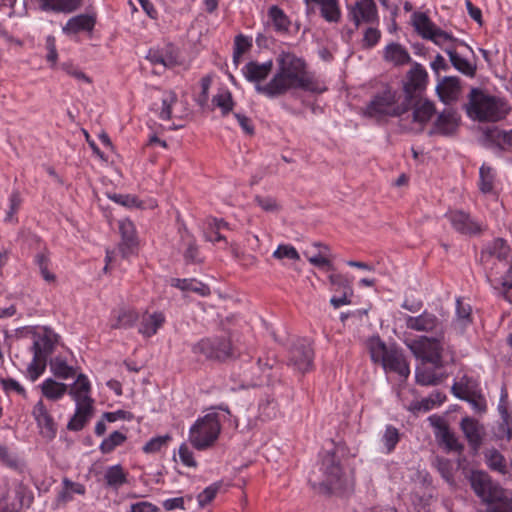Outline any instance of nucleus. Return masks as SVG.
Listing matches in <instances>:
<instances>
[{"label":"nucleus","mask_w":512,"mask_h":512,"mask_svg":"<svg viewBox=\"0 0 512 512\" xmlns=\"http://www.w3.org/2000/svg\"><path fill=\"white\" fill-rule=\"evenodd\" d=\"M471 312L472 309L468 303H464L461 299H457L455 325H457L460 330H463L471 323Z\"/></svg>","instance_id":"nucleus-46"},{"label":"nucleus","mask_w":512,"mask_h":512,"mask_svg":"<svg viewBox=\"0 0 512 512\" xmlns=\"http://www.w3.org/2000/svg\"><path fill=\"white\" fill-rule=\"evenodd\" d=\"M212 102L221 109L223 116H226L234 107L233 97L229 91L218 93L213 97Z\"/></svg>","instance_id":"nucleus-52"},{"label":"nucleus","mask_w":512,"mask_h":512,"mask_svg":"<svg viewBox=\"0 0 512 512\" xmlns=\"http://www.w3.org/2000/svg\"><path fill=\"white\" fill-rule=\"evenodd\" d=\"M272 69V60H268L264 63L250 61L242 68V72L247 81L255 84V90L257 91L258 86H265V84H261V82L269 76Z\"/></svg>","instance_id":"nucleus-18"},{"label":"nucleus","mask_w":512,"mask_h":512,"mask_svg":"<svg viewBox=\"0 0 512 512\" xmlns=\"http://www.w3.org/2000/svg\"><path fill=\"white\" fill-rule=\"evenodd\" d=\"M268 14L276 31L286 32L288 30L290 21L282 9L274 5L270 7Z\"/></svg>","instance_id":"nucleus-45"},{"label":"nucleus","mask_w":512,"mask_h":512,"mask_svg":"<svg viewBox=\"0 0 512 512\" xmlns=\"http://www.w3.org/2000/svg\"><path fill=\"white\" fill-rule=\"evenodd\" d=\"M328 279L333 291L340 294H353L351 282L346 276L340 273H333L329 275Z\"/></svg>","instance_id":"nucleus-48"},{"label":"nucleus","mask_w":512,"mask_h":512,"mask_svg":"<svg viewBox=\"0 0 512 512\" xmlns=\"http://www.w3.org/2000/svg\"><path fill=\"white\" fill-rule=\"evenodd\" d=\"M277 69L265 86H258L257 92L268 98H277L290 90L302 89L321 92L314 75L307 70L302 58L290 52H282L276 58Z\"/></svg>","instance_id":"nucleus-1"},{"label":"nucleus","mask_w":512,"mask_h":512,"mask_svg":"<svg viewBox=\"0 0 512 512\" xmlns=\"http://www.w3.org/2000/svg\"><path fill=\"white\" fill-rule=\"evenodd\" d=\"M412 22L415 30L424 39H430L434 31L437 29L436 25L429 19V17L422 12H415L412 15Z\"/></svg>","instance_id":"nucleus-36"},{"label":"nucleus","mask_w":512,"mask_h":512,"mask_svg":"<svg viewBox=\"0 0 512 512\" xmlns=\"http://www.w3.org/2000/svg\"><path fill=\"white\" fill-rule=\"evenodd\" d=\"M127 473L120 464L110 466L106 469L104 479L107 486L118 489L127 483Z\"/></svg>","instance_id":"nucleus-39"},{"label":"nucleus","mask_w":512,"mask_h":512,"mask_svg":"<svg viewBox=\"0 0 512 512\" xmlns=\"http://www.w3.org/2000/svg\"><path fill=\"white\" fill-rule=\"evenodd\" d=\"M306 4L320 6L322 17L329 22H338L341 16L337 0H305Z\"/></svg>","instance_id":"nucleus-35"},{"label":"nucleus","mask_w":512,"mask_h":512,"mask_svg":"<svg viewBox=\"0 0 512 512\" xmlns=\"http://www.w3.org/2000/svg\"><path fill=\"white\" fill-rule=\"evenodd\" d=\"M50 369L55 377L60 379H69L76 375L74 367L67 364L61 357H55L50 361Z\"/></svg>","instance_id":"nucleus-42"},{"label":"nucleus","mask_w":512,"mask_h":512,"mask_svg":"<svg viewBox=\"0 0 512 512\" xmlns=\"http://www.w3.org/2000/svg\"><path fill=\"white\" fill-rule=\"evenodd\" d=\"M510 254V247L507 242L502 238L494 239L486 248L481 252V262L487 270V278L492 280L499 274V270H506L511 279H503L501 284L503 287L512 289V268L507 263V258Z\"/></svg>","instance_id":"nucleus-5"},{"label":"nucleus","mask_w":512,"mask_h":512,"mask_svg":"<svg viewBox=\"0 0 512 512\" xmlns=\"http://www.w3.org/2000/svg\"><path fill=\"white\" fill-rule=\"evenodd\" d=\"M504 135L505 130H501L497 127L487 128L484 131L485 141L491 145L504 149Z\"/></svg>","instance_id":"nucleus-53"},{"label":"nucleus","mask_w":512,"mask_h":512,"mask_svg":"<svg viewBox=\"0 0 512 512\" xmlns=\"http://www.w3.org/2000/svg\"><path fill=\"white\" fill-rule=\"evenodd\" d=\"M119 231L122 237V242L119 245V249L122 253V256L127 257L130 254L132 248L136 245L134 224L128 219H123L119 221Z\"/></svg>","instance_id":"nucleus-26"},{"label":"nucleus","mask_w":512,"mask_h":512,"mask_svg":"<svg viewBox=\"0 0 512 512\" xmlns=\"http://www.w3.org/2000/svg\"><path fill=\"white\" fill-rule=\"evenodd\" d=\"M460 429L468 442L473 455H477L485 438L486 431L482 423L472 417H464Z\"/></svg>","instance_id":"nucleus-13"},{"label":"nucleus","mask_w":512,"mask_h":512,"mask_svg":"<svg viewBox=\"0 0 512 512\" xmlns=\"http://www.w3.org/2000/svg\"><path fill=\"white\" fill-rule=\"evenodd\" d=\"M251 47V41L243 36L238 35L234 41L233 61L238 64L240 57Z\"/></svg>","instance_id":"nucleus-58"},{"label":"nucleus","mask_w":512,"mask_h":512,"mask_svg":"<svg viewBox=\"0 0 512 512\" xmlns=\"http://www.w3.org/2000/svg\"><path fill=\"white\" fill-rule=\"evenodd\" d=\"M0 384L6 393L15 392L23 398L27 397L24 387L13 378H0Z\"/></svg>","instance_id":"nucleus-60"},{"label":"nucleus","mask_w":512,"mask_h":512,"mask_svg":"<svg viewBox=\"0 0 512 512\" xmlns=\"http://www.w3.org/2000/svg\"><path fill=\"white\" fill-rule=\"evenodd\" d=\"M182 240V253L186 263H200L202 259L200 258L199 247L196 243L195 238L189 234L188 232H184L181 235Z\"/></svg>","instance_id":"nucleus-33"},{"label":"nucleus","mask_w":512,"mask_h":512,"mask_svg":"<svg viewBox=\"0 0 512 512\" xmlns=\"http://www.w3.org/2000/svg\"><path fill=\"white\" fill-rule=\"evenodd\" d=\"M459 121L457 112L451 109L444 110L437 116L430 134L453 135L459 126Z\"/></svg>","instance_id":"nucleus-19"},{"label":"nucleus","mask_w":512,"mask_h":512,"mask_svg":"<svg viewBox=\"0 0 512 512\" xmlns=\"http://www.w3.org/2000/svg\"><path fill=\"white\" fill-rule=\"evenodd\" d=\"M467 115L480 122H497L508 114L506 104L499 98L472 89L466 105Z\"/></svg>","instance_id":"nucleus-3"},{"label":"nucleus","mask_w":512,"mask_h":512,"mask_svg":"<svg viewBox=\"0 0 512 512\" xmlns=\"http://www.w3.org/2000/svg\"><path fill=\"white\" fill-rule=\"evenodd\" d=\"M479 188L483 193H490L494 188L495 174L490 166L483 164L479 170Z\"/></svg>","instance_id":"nucleus-49"},{"label":"nucleus","mask_w":512,"mask_h":512,"mask_svg":"<svg viewBox=\"0 0 512 512\" xmlns=\"http://www.w3.org/2000/svg\"><path fill=\"white\" fill-rule=\"evenodd\" d=\"M384 59L395 66L405 65L411 61V57L406 48L398 43H391L385 47Z\"/></svg>","instance_id":"nucleus-30"},{"label":"nucleus","mask_w":512,"mask_h":512,"mask_svg":"<svg viewBox=\"0 0 512 512\" xmlns=\"http://www.w3.org/2000/svg\"><path fill=\"white\" fill-rule=\"evenodd\" d=\"M178 97L175 92H167L162 99V109L159 117L162 120H170L172 117V107L177 103Z\"/></svg>","instance_id":"nucleus-54"},{"label":"nucleus","mask_w":512,"mask_h":512,"mask_svg":"<svg viewBox=\"0 0 512 512\" xmlns=\"http://www.w3.org/2000/svg\"><path fill=\"white\" fill-rule=\"evenodd\" d=\"M41 391L44 397L49 400L56 401L66 394L67 385L57 382L52 378H48L42 382Z\"/></svg>","instance_id":"nucleus-37"},{"label":"nucleus","mask_w":512,"mask_h":512,"mask_svg":"<svg viewBox=\"0 0 512 512\" xmlns=\"http://www.w3.org/2000/svg\"><path fill=\"white\" fill-rule=\"evenodd\" d=\"M444 51L448 54L450 62L458 71L467 76H474L475 66L466 58L462 57L454 47L449 46L448 48H444Z\"/></svg>","instance_id":"nucleus-38"},{"label":"nucleus","mask_w":512,"mask_h":512,"mask_svg":"<svg viewBox=\"0 0 512 512\" xmlns=\"http://www.w3.org/2000/svg\"><path fill=\"white\" fill-rule=\"evenodd\" d=\"M380 37L381 33L378 29L372 27L368 28L364 33L363 46L366 48L375 46L378 43Z\"/></svg>","instance_id":"nucleus-64"},{"label":"nucleus","mask_w":512,"mask_h":512,"mask_svg":"<svg viewBox=\"0 0 512 512\" xmlns=\"http://www.w3.org/2000/svg\"><path fill=\"white\" fill-rule=\"evenodd\" d=\"M73 494L84 495L85 487L83 484L73 482L68 478L62 480V489L58 492L55 503L56 507L65 506L73 500Z\"/></svg>","instance_id":"nucleus-27"},{"label":"nucleus","mask_w":512,"mask_h":512,"mask_svg":"<svg viewBox=\"0 0 512 512\" xmlns=\"http://www.w3.org/2000/svg\"><path fill=\"white\" fill-rule=\"evenodd\" d=\"M399 94L388 84H384L375 92L364 108V115L377 120L384 117H400L409 110L408 103H399Z\"/></svg>","instance_id":"nucleus-2"},{"label":"nucleus","mask_w":512,"mask_h":512,"mask_svg":"<svg viewBox=\"0 0 512 512\" xmlns=\"http://www.w3.org/2000/svg\"><path fill=\"white\" fill-rule=\"evenodd\" d=\"M171 285L179 288L182 291H193L202 296H206L210 293L209 287L201 282H197L194 279H178L174 278L171 280Z\"/></svg>","instance_id":"nucleus-41"},{"label":"nucleus","mask_w":512,"mask_h":512,"mask_svg":"<svg viewBox=\"0 0 512 512\" xmlns=\"http://www.w3.org/2000/svg\"><path fill=\"white\" fill-rule=\"evenodd\" d=\"M399 440L400 435L398 429L390 425L387 426L382 441L388 453L394 450Z\"/></svg>","instance_id":"nucleus-56"},{"label":"nucleus","mask_w":512,"mask_h":512,"mask_svg":"<svg viewBox=\"0 0 512 512\" xmlns=\"http://www.w3.org/2000/svg\"><path fill=\"white\" fill-rule=\"evenodd\" d=\"M427 72L420 65L415 64L407 73L406 80L403 85L405 93V102L410 104L414 98L419 97L420 93L425 89L427 83Z\"/></svg>","instance_id":"nucleus-11"},{"label":"nucleus","mask_w":512,"mask_h":512,"mask_svg":"<svg viewBox=\"0 0 512 512\" xmlns=\"http://www.w3.org/2000/svg\"><path fill=\"white\" fill-rule=\"evenodd\" d=\"M429 363H421L416 368V381L423 386L437 385L444 379V374L439 373L440 368L429 367Z\"/></svg>","instance_id":"nucleus-28"},{"label":"nucleus","mask_w":512,"mask_h":512,"mask_svg":"<svg viewBox=\"0 0 512 512\" xmlns=\"http://www.w3.org/2000/svg\"><path fill=\"white\" fill-rule=\"evenodd\" d=\"M436 468L441 476L448 482H454V465L451 460L446 458L436 459Z\"/></svg>","instance_id":"nucleus-55"},{"label":"nucleus","mask_w":512,"mask_h":512,"mask_svg":"<svg viewBox=\"0 0 512 512\" xmlns=\"http://www.w3.org/2000/svg\"><path fill=\"white\" fill-rule=\"evenodd\" d=\"M435 435L439 440V443L443 445L447 451H453L457 453L463 452V443L459 441L455 433L452 432L449 428H444L442 433H435Z\"/></svg>","instance_id":"nucleus-40"},{"label":"nucleus","mask_w":512,"mask_h":512,"mask_svg":"<svg viewBox=\"0 0 512 512\" xmlns=\"http://www.w3.org/2000/svg\"><path fill=\"white\" fill-rule=\"evenodd\" d=\"M255 202L266 212H277L280 210V205L273 197L256 196Z\"/></svg>","instance_id":"nucleus-62"},{"label":"nucleus","mask_w":512,"mask_h":512,"mask_svg":"<svg viewBox=\"0 0 512 512\" xmlns=\"http://www.w3.org/2000/svg\"><path fill=\"white\" fill-rule=\"evenodd\" d=\"M369 348L373 362L381 363L386 371L395 372L404 378L408 377L410 368L401 351L387 348L380 339L371 340Z\"/></svg>","instance_id":"nucleus-7"},{"label":"nucleus","mask_w":512,"mask_h":512,"mask_svg":"<svg viewBox=\"0 0 512 512\" xmlns=\"http://www.w3.org/2000/svg\"><path fill=\"white\" fill-rule=\"evenodd\" d=\"M487 465L491 470L501 474L507 473L506 460L504 456L496 449H490L485 453Z\"/></svg>","instance_id":"nucleus-44"},{"label":"nucleus","mask_w":512,"mask_h":512,"mask_svg":"<svg viewBox=\"0 0 512 512\" xmlns=\"http://www.w3.org/2000/svg\"><path fill=\"white\" fill-rule=\"evenodd\" d=\"M82 0H40V7L44 11L70 13L78 9Z\"/></svg>","instance_id":"nucleus-34"},{"label":"nucleus","mask_w":512,"mask_h":512,"mask_svg":"<svg viewBox=\"0 0 512 512\" xmlns=\"http://www.w3.org/2000/svg\"><path fill=\"white\" fill-rule=\"evenodd\" d=\"M273 257L276 259H291V260H299L300 255L298 251L292 246L288 244L279 245L278 248L273 252Z\"/></svg>","instance_id":"nucleus-59"},{"label":"nucleus","mask_w":512,"mask_h":512,"mask_svg":"<svg viewBox=\"0 0 512 512\" xmlns=\"http://www.w3.org/2000/svg\"><path fill=\"white\" fill-rule=\"evenodd\" d=\"M221 421V415L216 411L199 418L189 430L191 445L199 451L212 447L221 433Z\"/></svg>","instance_id":"nucleus-6"},{"label":"nucleus","mask_w":512,"mask_h":512,"mask_svg":"<svg viewBox=\"0 0 512 512\" xmlns=\"http://www.w3.org/2000/svg\"><path fill=\"white\" fill-rule=\"evenodd\" d=\"M164 322L165 316L161 312H154L143 316L139 327V333L144 337H151L157 333L158 329L163 326Z\"/></svg>","instance_id":"nucleus-31"},{"label":"nucleus","mask_w":512,"mask_h":512,"mask_svg":"<svg viewBox=\"0 0 512 512\" xmlns=\"http://www.w3.org/2000/svg\"><path fill=\"white\" fill-rule=\"evenodd\" d=\"M34 261L43 279L48 283H54L56 281V275L49 270L50 258L48 252L42 251L37 253Z\"/></svg>","instance_id":"nucleus-43"},{"label":"nucleus","mask_w":512,"mask_h":512,"mask_svg":"<svg viewBox=\"0 0 512 512\" xmlns=\"http://www.w3.org/2000/svg\"><path fill=\"white\" fill-rule=\"evenodd\" d=\"M405 326L407 329L417 332L433 333L434 335L444 337L445 325L435 314L424 311L418 316L407 315L405 317Z\"/></svg>","instance_id":"nucleus-10"},{"label":"nucleus","mask_w":512,"mask_h":512,"mask_svg":"<svg viewBox=\"0 0 512 512\" xmlns=\"http://www.w3.org/2000/svg\"><path fill=\"white\" fill-rule=\"evenodd\" d=\"M412 107V119L413 123L416 124L419 131L423 130V127L430 121L432 116L435 114L436 109L434 104L420 97L414 98L409 104Z\"/></svg>","instance_id":"nucleus-17"},{"label":"nucleus","mask_w":512,"mask_h":512,"mask_svg":"<svg viewBox=\"0 0 512 512\" xmlns=\"http://www.w3.org/2000/svg\"><path fill=\"white\" fill-rule=\"evenodd\" d=\"M443 338L440 336H419L407 342V346L413 355L421 360V363H430L435 368L443 367Z\"/></svg>","instance_id":"nucleus-8"},{"label":"nucleus","mask_w":512,"mask_h":512,"mask_svg":"<svg viewBox=\"0 0 512 512\" xmlns=\"http://www.w3.org/2000/svg\"><path fill=\"white\" fill-rule=\"evenodd\" d=\"M350 16L357 27L361 23H374L378 18L374 0H359L351 9Z\"/></svg>","instance_id":"nucleus-21"},{"label":"nucleus","mask_w":512,"mask_h":512,"mask_svg":"<svg viewBox=\"0 0 512 512\" xmlns=\"http://www.w3.org/2000/svg\"><path fill=\"white\" fill-rule=\"evenodd\" d=\"M471 486L475 494L487 504H495L488 512H512V499L505 495V490L484 472H474Z\"/></svg>","instance_id":"nucleus-4"},{"label":"nucleus","mask_w":512,"mask_h":512,"mask_svg":"<svg viewBox=\"0 0 512 512\" xmlns=\"http://www.w3.org/2000/svg\"><path fill=\"white\" fill-rule=\"evenodd\" d=\"M168 440H170L168 435L152 438L144 445L143 451L146 453H155L159 451Z\"/></svg>","instance_id":"nucleus-63"},{"label":"nucleus","mask_w":512,"mask_h":512,"mask_svg":"<svg viewBox=\"0 0 512 512\" xmlns=\"http://www.w3.org/2000/svg\"><path fill=\"white\" fill-rule=\"evenodd\" d=\"M195 354H201L210 360L225 361L234 356L230 339L225 337L204 338L193 348Z\"/></svg>","instance_id":"nucleus-9"},{"label":"nucleus","mask_w":512,"mask_h":512,"mask_svg":"<svg viewBox=\"0 0 512 512\" xmlns=\"http://www.w3.org/2000/svg\"><path fill=\"white\" fill-rule=\"evenodd\" d=\"M58 341V335L55 334L51 329L44 328L42 335L34 341L32 345V352L35 355L46 358L53 352L55 344Z\"/></svg>","instance_id":"nucleus-24"},{"label":"nucleus","mask_w":512,"mask_h":512,"mask_svg":"<svg viewBox=\"0 0 512 512\" xmlns=\"http://www.w3.org/2000/svg\"><path fill=\"white\" fill-rule=\"evenodd\" d=\"M220 487L221 483H213L212 485L205 488L200 494H198L197 500L199 506L205 507L206 505L211 503L215 496L217 495Z\"/></svg>","instance_id":"nucleus-57"},{"label":"nucleus","mask_w":512,"mask_h":512,"mask_svg":"<svg viewBox=\"0 0 512 512\" xmlns=\"http://www.w3.org/2000/svg\"><path fill=\"white\" fill-rule=\"evenodd\" d=\"M446 399V395L442 392L435 391L429 397L422 399L414 405L417 411L427 412L436 406L441 405Z\"/></svg>","instance_id":"nucleus-47"},{"label":"nucleus","mask_w":512,"mask_h":512,"mask_svg":"<svg viewBox=\"0 0 512 512\" xmlns=\"http://www.w3.org/2000/svg\"><path fill=\"white\" fill-rule=\"evenodd\" d=\"M96 23L94 14H80L70 18L63 27V32L67 35L78 34L80 32H91Z\"/></svg>","instance_id":"nucleus-23"},{"label":"nucleus","mask_w":512,"mask_h":512,"mask_svg":"<svg viewBox=\"0 0 512 512\" xmlns=\"http://www.w3.org/2000/svg\"><path fill=\"white\" fill-rule=\"evenodd\" d=\"M90 393L91 384L87 376L82 373L78 374L75 382L71 385L69 389V395L78 405H93V399L91 398Z\"/></svg>","instance_id":"nucleus-22"},{"label":"nucleus","mask_w":512,"mask_h":512,"mask_svg":"<svg viewBox=\"0 0 512 512\" xmlns=\"http://www.w3.org/2000/svg\"><path fill=\"white\" fill-rule=\"evenodd\" d=\"M259 409L265 418L272 419L276 417L277 414V403L274 398L267 397L260 403Z\"/></svg>","instance_id":"nucleus-61"},{"label":"nucleus","mask_w":512,"mask_h":512,"mask_svg":"<svg viewBox=\"0 0 512 512\" xmlns=\"http://www.w3.org/2000/svg\"><path fill=\"white\" fill-rule=\"evenodd\" d=\"M314 352L310 344L300 342L290 351V364L298 371L305 373L312 368Z\"/></svg>","instance_id":"nucleus-15"},{"label":"nucleus","mask_w":512,"mask_h":512,"mask_svg":"<svg viewBox=\"0 0 512 512\" xmlns=\"http://www.w3.org/2000/svg\"><path fill=\"white\" fill-rule=\"evenodd\" d=\"M447 219L450 221L452 227L459 233L465 235L476 234L480 232V225L474 221L469 214L460 211H449L446 214Z\"/></svg>","instance_id":"nucleus-20"},{"label":"nucleus","mask_w":512,"mask_h":512,"mask_svg":"<svg viewBox=\"0 0 512 512\" xmlns=\"http://www.w3.org/2000/svg\"><path fill=\"white\" fill-rule=\"evenodd\" d=\"M93 415V405L90 404H76V410L72 418L67 424V429L70 431L82 430L89 419Z\"/></svg>","instance_id":"nucleus-29"},{"label":"nucleus","mask_w":512,"mask_h":512,"mask_svg":"<svg viewBox=\"0 0 512 512\" xmlns=\"http://www.w3.org/2000/svg\"><path fill=\"white\" fill-rule=\"evenodd\" d=\"M12 494H7L0 502L5 512H19L23 507L31 505L33 498L28 495L26 487L22 484H18Z\"/></svg>","instance_id":"nucleus-16"},{"label":"nucleus","mask_w":512,"mask_h":512,"mask_svg":"<svg viewBox=\"0 0 512 512\" xmlns=\"http://www.w3.org/2000/svg\"><path fill=\"white\" fill-rule=\"evenodd\" d=\"M46 358L33 354V359L27 367V375L34 382L43 374L46 368Z\"/></svg>","instance_id":"nucleus-51"},{"label":"nucleus","mask_w":512,"mask_h":512,"mask_svg":"<svg viewBox=\"0 0 512 512\" xmlns=\"http://www.w3.org/2000/svg\"><path fill=\"white\" fill-rule=\"evenodd\" d=\"M323 484L329 489L342 487L344 473L340 461L334 452H326L322 458Z\"/></svg>","instance_id":"nucleus-12"},{"label":"nucleus","mask_w":512,"mask_h":512,"mask_svg":"<svg viewBox=\"0 0 512 512\" xmlns=\"http://www.w3.org/2000/svg\"><path fill=\"white\" fill-rule=\"evenodd\" d=\"M138 313L133 309L120 308L112 312L110 318L111 329H128L138 320Z\"/></svg>","instance_id":"nucleus-25"},{"label":"nucleus","mask_w":512,"mask_h":512,"mask_svg":"<svg viewBox=\"0 0 512 512\" xmlns=\"http://www.w3.org/2000/svg\"><path fill=\"white\" fill-rule=\"evenodd\" d=\"M436 91L444 103H450L457 99L459 81L457 78L447 77L437 85Z\"/></svg>","instance_id":"nucleus-32"},{"label":"nucleus","mask_w":512,"mask_h":512,"mask_svg":"<svg viewBox=\"0 0 512 512\" xmlns=\"http://www.w3.org/2000/svg\"><path fill=\"white\" fill-rule=\"evenodd\" d=\"M127 437L125 434L114 431L109 435V437L105 438L100 444V451L103 454L111 453L116 447L122 445L126 441Z\"/></svg>","instance_id":"nucleus-50"},{"label":"nucleus","mask_w":512,"mask_h":512,"mask_svg":"<svg viewBox=\"0 0 512 512\" xmlns=\"http://www.w3.org/2000/svg\"><path fill=\"white\" fill-rule=\"evenodd\" d=\"M32 415L40 429L42 437L48 440L53 439L57 431L56 424L42 400H39L34 405Z\"/></svg>","instance_id":"nucleus-14"}]
</instances>
